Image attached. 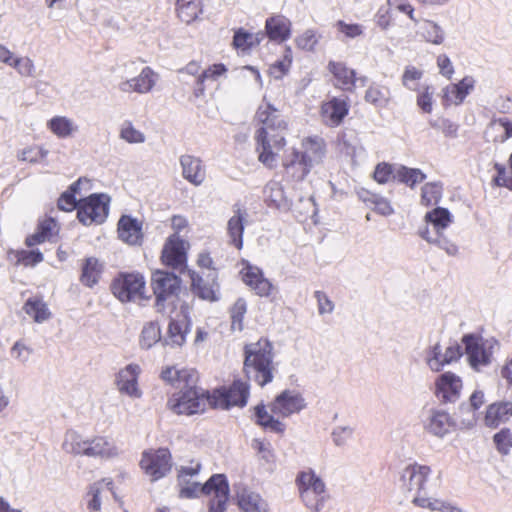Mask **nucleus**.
<instances>
[{"label": "nucleus", "mask_w": 512, "mask_h": 512, "mask_svg": "<svg viewBox=\"0 0 512 512\" xmlns=\"http://www.w3.org/2000/svg\"><path fill=\"white\" fill-rule=\"evenodd\" d=\"M161 378L180 389L168 400L169 408L176 414H196L211 405V395L197 386L198 373L194 369L167 367Z\"/></svg>", "instance_id": "f257e3e1"}, {"label": "nucleus", "mask_w": 512, "mask_h": 512, "mask_svg": "<svg viewBox=\"0 0 512 512\" xmlns=\"http://www.w3.org/2000/svg\"><path fill=\"white\" fill-rule=\"evenodd\" d=\"M256 119L262 124L255 133L258 160L271 169L276 166L278 154L286 145L287 122L270 103L259 106Z\"/></svg>", "instance_id": "f03ea898"}, {"label": "nucleus", "mask_w": 512, "mask_h": 512, "mask_svg": "<svg viewBox=\"0 0 512 512\" xmlns=\"http://www.w3.org/2000/svg\"><path fill=\"white\" fill-rule=\"evenodd\" d=\"M325 155V142L318 136L306 137L300 149L291 148L283 156V167L286 178L302 181L312 168L321 163Z\"/></svg>", "instance_id": "7ed1b4c3"}, {"label": "nucleus", "mask_w": 512, "mask_h": 512, "mask_svg": "<svg viewBox=\"0 0 512 512\" xmlns=\"http://www.w3.org/2000/svg\"><path fill=\"white\" fill-rule=\"evenodd\" d=\"M431 474V469L426 465L411 464L406 466L399 479V487L403 493L412 496V502L416 506L440 512H464L461 508L439 499L427 498L420 495L425 483Z\"/></svg>", "instance_id": "20e7f679"}, {"label": "nucleus", "mask_w": 512, "mask_h": 512, "mask_svg": "<svg viewBox=\"0 0 512 512\" xmlns=\"http://www.w3.org/2000/svg\"><path fill=\"white\" fill-rule=\"evenodd\" d=\"M244 373L260 386L272 382L276 367L273 362V345L267 339L247 344L244 348Z\"/></svg>", "instance_id": "39448f33"}, {"label": "nucleus", "mask_w": 512, "mask_h": 512, "mask_svg": "<svg viewBox=\"0 0 512 512\" xmlns=\"http://www.w3.org/2000/svg\"><path fill=\"white\" fill-rule=\"evenodd\" d=\"M181 279L173 273L157 270L152 274L151 287L155 307L162 314H172L179 302Z\"/></svg>", "instance_id": "423d86ee"}, {"label": "nucleus", "mask_w": 512, "mask_h": 512, "mask_svg": "<svg viewBox=\"0 0 512 512\" xmlns=\"http://www.w3.org/2000/svg\"><path fill=\"white\" fill-rule=\"evenodd\" d=\"M296 481L305 506L312 512L321 511L328 498L322 479L310 470L301 472Z\"/></svg>", "instance_id": "0eeeda50"}, {"label": "nucleus", "mask_w": 512, "mask_h": 512, "mask_svg": "<svg viewBox=\"0 0 512 512\" xmlns=\"http://www.w3.org/2000/svg\"><path fill=\"white\" fill-rule=\"evenodd\" d=\"M114 296L121 302H137L147 299L145 280L139 273H122L111 285Z\"/></svg>", "instance_id": "6e6552de"}, {"label": "nucleus", "mask_w": 512, "mask_h": 512, "mask_svg": "<svg viewBox=\"0 0 512 512\" xmlns=\"http://www.w3.org/2000/svg\"><path fill=\"white\" fill-rule=\"evenodd\" d=\"M201 468V463L196 460L176 467L179 498L194 499L204 493L203 484L197 480Z\"/></svg>", "instance_id": "1a4fd4ad"}, {"label": "nucleus", "mask_w": 512, "mask_h": 512, "mask_svg": "<svg viewBox=\"0 0 512 512\" xmlns=\"http://www.w3.org/2000/svg\"><path fill=\"white\" fill-rule=\"evenodd\" d=\"M248 397L249 384L237 379L229 387L215 390L211 395V405L220 409H229L232 406L244 407Z\"/></svg>", "instance_id": "9d476101"}, {"label": "nucleus", "mask_w": 512, "mask_h": 512, "mask_svg": "<svg viewBox=\"0 0 512 512\" xmlns=\"http://www.w3.org/2000/svg\"><path fill=\"white\" fill-rule=\"evenodd\" d=\"M109 197L105 194H92L79 203L77 217L84 225L102 223L108 214Z\"/></svg>", "instance_id": "9b49d317"}, {"label": "nucleus", "mask_w": 512, "mask_h": 512, "mask_svg": "<svg viewBox=\"0 0 512 512\" xmlns=\"http://www.w3.org/2000/svg\"><path fill=\"white\" fill-rule=\"evenodd\" d=\"M140 466L151 481H157L170 472L172 467L171 454L165 448L145 451Z\"/></svg>", "instance_id": "f8f14e48"}, {"label": "nucleus", "mask_w": 512, "mask_h": 512, "mask_svg": "<svg viewBox=\"0 0 512 512\" xmlns=\"http://www.w3.org/2000/svg\"><path fill=\"white\" fill-rule=\"evenodd\" d=\"M462 343L465 346V353L467 354L469 364L474 370L480 371L491 363L493 355L492 345L483 342L480 337L474 334L464 335Z\"/></svg>", "instance_id": "ddd939ff"}, {"label": "nucleus", "mask_w": 512, "mask_h": 512, "mask_svg": "<svg viewBox=\"0 0 512 512\" xmlns=\"http://www.w3.org/2000/svg\"><path fill=\"white\" fill-rule=\"evenodd\" d=\"M203 491V494L213 496L209 503V512H225L229 499V485L225 475H212L203 484Z\"/></svg>", "instance_id": "4468645a"}, {"label": "nucleus", "mask_w": 512, "mask_h": 512, "mask_svg": "<svg viewBox=\"0 0 512 512\" xmlns=\"http://www.w3.org/2000/svg\"><path fill=\"white\" fill-rule=\"evenodd\" d=\"M462 354V347L457 342L450 344L444 352L441 345L436 343L427 352L426 363L432 371L439 372L445 365L458 361Z\"/></svg>", "instance_id": "2eb2a0df"}, {"label": "nucleus", "mask_w": 512, "mask_h": 512, "mask_svg": "<svg viewBox=\"0 0 512 512\" xmlns=\"http://www.w3.org/2000/svg\"><path fill=\"white\" fill-rule=\"evenodd\" d=\"M159 80V75L149 66L144 67L138 76L123 80L118 88L123 93H150Z\"/></svg>", "instance_id": "dca6fc26"}, {"label": "nucleus", "mask_w": 512, "mask_h": 512, "mask_svg": "<svg viewBox=\"0 0 512 512\" xmlns=\"http://www.w3.org/2000/svg\"><path fill=\"white\" fill-rule=\"evenodd\" d=\"M435 387L436 396L442 403H453L459 399L463 384L458 375L445 372L438 376Z\"/></svg>", "instance_id": "f3484780"}, {"label": "nucleus", "mask_w": 512, "mask_h": 512, "mask_svg": "<svg viewBox=\"0 0 512 512\" xmlns=\"http://www.w3.org/2000/svg\"><path fill=\"white\" fill-rule=\"evenodd\" d=\"M305 406V400L300 393L293 390H284L271 404V411L282 417H289L294 413H299Z\"/></svg>", "instance_id": "a211bd4d"}, {"label": "nucleus", "mask_w": 512, "mask_h": 512, "mask_svg": "<svg viewBox=\"0 0 512 512\" xmlns=\"http://www.w3.org/2000/svg\"><path fill=\"white\" fill-rule=\"evenodd\" d=\"M162 261L166 266L182 271L186 267V253L184 241L177 233L171 235L162 250Z\"/></svg>", "instance_id": "6ab92c4d"}, {"label": "nucleus", "mask_w": 512, "mask_h": 512, "mask_svg": "<svg viewBox=\"0 0 512 512\" xmlns=\"http://www.w3.org/2000/svg\"><path fill=\"white\" fill-rule=\"evenodd\" d=\"M182 176L194 186L203 184L206 178V169L200 158L185 154L179 158Z\"/></svg>", "instance_id": "aec40b11"}, {"label": "nucleus", "mask_w": 512, "mask_h": 512, "mask_svg": "<svg viewBox=\"0 0 512 512\" xmlns=\"http://www.w3.org/2000/svg\"><path fill=\"white\" fill-rule=\"evenodd\" d=\"M452 426V418L443 410H431L423 421L424 430L439 438L448 434Z\"/></svg>", "instance_id": "412c9836"}, {"label": "nucleus", "mask_w": 512, "mask_h": 512, "mask_svg": "<svg viewBox=\"0 0 512 512\" xmlns=\"http://www.w3.org/2000/svg\"><path fill=\"white\" fill-rule=\"evenodd\" d=\"M244 283L261 297L270 295L273 288L271 282L263 276L261 269L247 264L241 271Z\"/></svg>", "instance_id": "4be33fe9"}, {"label": "nucleus", "mask_w": 512, "mask_h": 512, "mask_svg": "<svg viewBox=\"0 0 512 512\" xmlns=\"http://www.w3.org/2000/svg\"><path fill=\"white\" fill-rule=\"evenodd\" d=\"M291 25L284 15H272L265 21V33L270 41L282 43L290 38Z\"/></svg>", "instance_id": "5701e85b"}, {"label": "nucleus", "mask_w": 512, "mask_h": 512, "mask_svg": "<svg viewBox=\"0 0 512 512\" xmlns=\"http://www.w3.org/2000/svg\"><path fill=\"white\" fill-rule=\"evenodd\" d=\"M140 367L137 364H129L120 370L117 375V387L121 393L130 397L139 398L141 391L137 386Z\"/></svg>", "instance_id": "b1692460"}, {"label": "nucleus", "mask_w": 512, "mask_h": 512, "mask_svg": "<svg viewBox=\"0 0 512 512\" xmlns=\"http://www.w3.org/2000/svg\"><path fill=\"white\" fill-rule=\"evenodd\" d=\"M349 105L343 98L333 97L322 105L321 113L325 124L338 126L348 114Z\"/></svg>", "instance_id": "393cba45"}, {"label": "nucleus", "mask_w": 512, "mask_h": 512, "mask_svg": "<svg viewBox=\"0 0 512 512\" xmlns=\"http://www.w3.org/2000/svg\"><path fill=\"white\" fill-rule=\"evenodd\" d=\"M190 329L191 323L187 315L184 313L178 314L169 322L165 343L170 346H182Z\"/></svg>", "instance_id": "a878e982"}, {"label": "nucleus", "mask_w": 512, "mask_h": 512, "mask_svg": "<svg viewBox=\"0 0 512 512\" xmlns=\"http://www.w3.org/2000/svg\"><path fill=\"white\" fill-rule=\"evenodd\" d=\"M247 217L248 213L245 209L235 206L234 215L227 222L229 244L239 250L243 247V233Z\"/></svg>", "instance_id": "bb28decb"}, {"label": "nucleus", "mask_w": 512, "mask_h": 512, "mask_svg": "<svg viewBox=\"0 0 512 512\" xmlns=\"http://www.w3.org/2000/svg\"><path fill=\"white\" fill-rule=\"evenodd\" d=\"M328 69L334 75L339 87L346 91H352L357 81L364 85L367 80L366 77L356 78L355 71L349 69L341 62L330 61Z\"/></svg>", "instance_id": "cd10ccee"}, {"label": "nucleus", "mask_w": 512, "mask_h": 512, "mask_svg": "<svg viewBox=\"0 0 512 512\" xmlns=\"http://www.w3.org/2000/svg\"><path fill=\"white\" fill-rule=\"evenodd\" d=\"M236 499L241 512H269L267 502L250 489L240 488L237 491Z\"/></svg>", "instance_id": "c85d7f7f"}, {"label": "nucleus", "mask_w": 512, "mask_h": 512, "mask_svg": "<svg viewBox=\"0 0 512 512\" xmlns=\"http://www.w3.org/2000/svg\"><path fill=\"white\" fill-rule=\"evenodd\" d=\"M119 238L129 245H140L142 242V228L137 219L124 215L118 222Z\"/></svg>", "instance_id": "c756f323"}, {"label": "nucleus", "mask_w": 512, "mask_h": 512, "mask_svg": "<svg viewBox=\"0 0 512 512\" xmlns=\"http://www.w3.org/2000/svg\"><path fill=\"white\" fill-rule=\"evenodd\" d=\"M511 417L512 402H496L487 407L484 422L487 427L496 428Z\"/></svg>", "instance_id": "7c9ffc66"}, {"label": "nucleus", "mask_w": 512, "mask_h": 512, "mask_svg": "<svg viewBox=\"0 0 512 512\" xmlns=\"http://www.w3.org/2000/svg\"><path fill=\"white\" fill-rule=\"evenodd\" d=\"M358 198L368 207L383 216L393 214L394 210L388 199L367 189L361 188L357 191Z\"/></svg>", "instance_id": "2f4dec72"}, {"label": "nucleus", "mask_w": 512, "mask_h": 512, "mask_svg": "<svg viewBox=\"0 0 512 512\" xmlns=\"http://www.w3.org/2000/svg\"><path fill=\"white\" fill-rule=\"evenodd\" d=\"M417 35L427 43L441 45L445 41L444 29L435 21L424 19L419 22Z\"/></svg>", "instance_id": "473e14b6"}, {"label": "nucleus", "mask_w": 512, "mask_h": 512, "mask_svg": "<svg viewBox=\"0 0 512 512\" xmlns=\"http://www.w3.org/2000/svg\"><path fill=\"white\" fill-rule=\"evenodd\" d=\"M104 490L109 491L115 498V492L113 487V481L109 478H104L98 482H95L89 486L87 497L90 499L87 502V507L92 511H99L101 508L100 495Z\"/></svg>", "instance_id": "72a5a7b5"}, {"label": "nucleus", "mask_w": 512, "mask_h": 512, "mask_svg": "<svg viewBox=\"0 0 512 512\" xmlns=\"http://www.w3.org/2000/svg\"><path fill=\"white\" fill-rule=\"evenodd\" d=\"M103 265L95 257H88L84 260L81 268L80 281L87 287H93L100 279Z\"/></svg>", "instance_id": "f704fd0d"}, {"label": "nucleus", "mask_w": 512, "mask_h": 512, "mask_svg": "<svg viewBox=\"0 0 512 512\" xmlns=\"http://www.w3.org/2000/svg\"><path fill=\"white\" fill-rule=\"evenodd\" d=\"M419 235L428 243L436 245L438 248L444 250L449 256H456L459 252L458 246L448 239L443 232L433 235L430 229L425 227L419 231Z\"/></svg>", "instance_id": "c9c22d12"}, {"label": "nucleus", "mask_w": 512, "mask_h": 512, "mask_svg": "<svg viewBox=\"0 0 512 512\" xmlns=\"http://www.w3.org/2000/svg\"><path fill=\"white\" fill-rule=\"evenodd\" d=\"M48 129L58 138H68L78 132V125L65 116H54L47 122Z\"/></svg>", "instance_id": "e433bc0d"}, {"label": "nucleus", "mask_w": 512, "mask_h": 512, "mask_svg": "<svg viewBox=\"0 0 512 512\" xmlns=\"http://www.w3.org/2000/svg\"><path fill=\"white\" fill-rule=\"evenodd\" d=\"M424 219L433 226L435 234L443 232L453 222V216L443 207H436L427 212Z\"/></svg>", "instance_id": "4c0bfd02"}, {"label": "nucleus", "mask_w": 512, "mask_h": 512, "mask_svg": "<svg viewBox=\"0 0 512 512\" xmlns=\"http://www.w3.org/2000/svg\"><path fill=\"white\" fill-rule=\"evenodd\" d=\"M23 310L37 323H43L51 317V312L49 311L47 304L37 297L29 298L25 302Z\"/></svg>", "instance_id": "58836bf2"}, {"label": "nucleus", "mask_w": 512, "mask_h": 512, "mask_svg": "<svg viewBox=\"0 0 512 512\" xmlns=\"http://www.w3.org/2000/svg\"><path fill=\"white\" fill-rule=\"evenodd\" d=\"M117 454V450L112 442L104 437H95L91 440L88 439L86 448V456L89 457H112Z\"/></svg>", "instance_id": "ea45409f"}, {"label": "nucleus", "mask_w": 512, "mask_h": 512, "mask_svg": "<svg viewBox=\"0 0 512 512\" xmlns=\"http://www.w3.org/2000/svg\"><path fill=\"white\" fill-rule=\"evenodd\" d=\"M88 439H84L82 435L74 430H68L65 433L62 443V449L74 455H86Z\"/></svg>", "instance_id": "a19ab883"}, {"label": "nucleus", "mask_w": 512, "mask_h": 512, "mask_svg": "<svg viewBox=\"0 0 512 512\" xmlns=\"http://www.w3.org/2000/svg\"><path fill=\"white\" fill-rule=\"evenodd\" d=\"M226 71L227 69L223 64H214L208 67L207 69L203 70L196 80V88L194 91L195 96L199 97L204 94L205 81H216L220 76L225 74Z\"/></svg>", "instance_id": "79ce46f5"}, {"label": "nucleus", "mask_w": 512, "mask_h": 512, "mask_svg": "<svg viewBox=\"0 0 512 512\" xmlns=\"http://www.w3.org/2000/svg\"><path fill=\"white\" fill-rule=\"evenodd\" d=\"M176 10L182 22L190 24L201 12L199 0H177Z\"/></svg>", "instance_id": "37998d69"}, {"label": "nucleus", "mask_w": 512, "mask_h": 512, "mask_svg": "<svg viewBox=\"0 0 512 512\" xmlns=\"http://www.w3.org/2000/svg\"><path fill=\"white\" fill-rule=\"evenodd\" d=\"M264 196L269 206L276 208L287 206L283 188L278 182H269L264 188Z\"/></svg>", "instance_id": "c03bdc74"}, {"label": "nucleus", "mask_w": 512, "mask_h": 512, "mask_svg": "<svg viewBox=\"0 0 512 512\" xmlns=\"http://www.w3.org/2000/svg\"><path fill=\"white\" fill-rule=\"evenodd\" d=\"M256 422L266 429H270L276 433H283L285 425L270 415L264 405L255 407Z\"/></svg>", "instance_id": "a18cd8bd"}, {"label": "nucleus", "mask_w": 512, "mask_h": 512, "mask_svg": "<svg viewBox=\"0 0 512 512\" xmlns=\"http://www.w3.org/2000/svg\"><path fill=\"white\" fill-rule=\"evenodd\" d=\"M191 286L193 291L202 299L214 301L216 300V291L218 290L215 284L206 283L202 277L196 275L194 272L191 274Z\"/></svg>", "instance_id": "49530a36"}, {"label": "nucleus", "mask_w": 512, "mask_h": 512, "mask_svg": "<svg viewBox=\"0 0 512 512\" xmlns=\"http://www.w3.org/2000/svg\"><path fill=\"white\" fill-rule=\"evenodd\" d=\"M161 340V330L157 322H148L143 326L140 335V346L144 349L151 348Z\"/></svg>", "instance_id": "de8ad7c7"}, {"label": "nucleus", "mask_w": 512, "mask_h": 512, "mask_svg": "<svg viewBox=\"0 0 512 512\" xmlns=\"http://www.w3.org/2000/svg\"><path fill=\"white\" fill-rule=\"evenodd\" d=\"M394 177L411 188L426 179V175L420 169L406 166L399 167Z\"/></svg>", "instance_id": "09e8293b"}, {"label": "nucleus", "mask_w": 512, "mask_h": 512, "mask_svg": "<svg viewBox=\"0 0 512 512\" xmlns=\"http://www.w3.org/2000/svg\"><path fill=\"white\" fill-rule=\"evenodd\" d=\"M443 186L440 182L426 183L421 189V203L425 206L436 205L442 198Z\"/></svg>", "instance_id": "8fccbe9b"}, {"label": "nucleus", "mask_w": 512, "mask_h": 512, "mask_svg": "<svg viewBox=\"0 0 512 512\" xmlns=\"http://www.w3.org/2000/svg\"><path fill=\"white\" fill-rule=\"evenodd\" d=\"M365 100L376 107H385L389 102V90L383 86L371 85L365 93Z\"/></svg>", "instance_id": "3c124183"}, {"label": "nucleus", "mask_w": 512, "mask_h": 512, "mask_svg": "<svg viewBox=\"0 0 512 512\" xmlns=\"http://www.w3.org/2000/svg\"><path fill=\"white\" fill-rule=\"evenodd\" d=\"M424 75V71L413 65H407L404 68L401 81L402 85L410 91H418L419 82Z\"/></svg>", "instance_id": "603ef678"}, {"label": "nucleus", "mask_w": 512, "mask_h": 512, "mask_svg": "<svg viewBox=\"0 0 512 512\" xmlns=\"http://www.w3.org/2000/svg\"><path fill=\"white\" fill-rule=\"evenodd\" d=\"M119 137L129 144H141L146 140L145 134L136 129L131 121H124L122 123Z\"/></svg>", "instance_id": "864d4df0"}, {"label": "nucleus", "mask_w": 512, "mask_h": 512, "mask_svg": "<svg viewBox=\"0 0 512 512\" xmlns=\"http://www.w3.org/2000/svg\"><path fill=\"white\" fill-rule=\"evenodd\" d=\"M37 230L45 237L47 242L54 243L57 241L59 226L53 218H45L39 221Z\"/></svg>", "instance_id": "5fc2aeb1"}, {"label": "nucleus", "mask_w": 512, "mask_h": 512, "mask_svg": "<svg viewBox=\"0 0 512 512\" xmlns=\"http://www.w3.org/2000/svg\"><path fill=\"white\" fill-rule=\"evenodd\" d=\"M255 40L259 43V40L256 39L252 33L245 31L243 28H239L234 33L232 44L235 49L246 51L254 45Z\"/></svg>", "instance_id": "6e6d98bb"}, {"label": "nucleus", "mask_w": 512, "mask_h": 512, "mask_svg": "<svg viewBox=\"0 0 512 512\" xmlns=\"http://www.w3.org/2000/svg\"><path fill=\"white\" fill-rule=\"evenodd\" d=\"M16 264L23 266H35L43 261V254L39 250H20L15 252Z\"/></svg>", "instance_id": "4d7b16f0"}, {"label": "nucleus", "mask_w": 512, "mask_h": 512, "mask_svg": "<svg viewBox=\"0 0 512 512\" xmlns=\"http://www.w3.org/2000/svg\"><path fill=\"white\" fill-rule=\"evenodd\" d=\"M494 443L499 453L508 455L512 448V435L509 429H502L493 437Z\"/></svg>", "instance_id": "13d9d810"}, {"label": "nucleus", "mask_w": 512, "mask_h": 512, "mask_svg": "<svg viewBox=\"0 0 512 512\" xmlns=\"http://www.w3.org/2000/svg\"><path fill=\"white\" fill-rule=\"evenodd\" d=\"M246 311V301L242 298L237 299L233 307L231 308V319L233 329L242 330V322Z\"/></svg>", "instance_id": "bf43d9fd"}, {"label": "nucleus", "mask_w": 512, "mask_h": 512, "mask_svg": "<svg viewBox=\"0 0 512 512\" xmlns=\"http://www.w3.org/2000/svg\"><path fill=\"white\" fill-rule=\"evenodd\" d=\"M47 154L48 151L40 147H28L18 154V158L29 163H37L45 159Z\"/></svg>", "instance_id": "052dcab7"}, {"label": "nucleus", "mask_w": 512, "mask_h": 512, "mask_svg": "<svg viewBox=\"0 0 512 512\" xmlns=\"http://www.w3.org/2000/svg\"><path fill=\"white\" fill-rule=\"evenodd\" d=\"M354 429L350 426H337L331 433L333 443L342 447L352 438Z\"/></svg>", "instance_id": "680f3d73"}, {"label": "nucleus", "mask_w": 512, "mask_h": 512, "mask_svg": "<svg viewBox=\"0 0 512 512\" xmlns=\"http://www.w3.org/2000/svg\"><path fill=\"white\" fill-rule=\"evenodd\" d=\"M11 67L24 77H32L35 73L34 63L29 57H16Z\"/></svg>", "instance_id": "e2e57ef3"}, {"label": "nucleus", "mask_w": 512, "mask_h": 512, "mask_svg": "<svg viewBox=\"0 0 512 512\" xmlns=\"http://www.w3.org/2000/svg\"><path fill=\"white\" fill-rule=\"evenodd\" d=\"M32 352V348L21 340L16 341L11 347V355L21 364H26L29 361Z\"/></svg>", "instance_id": "0e129e2a"}, {"label": "nucleus", "mask_w": 512, "mask_h": 512, "mask_svg": "<svg viewBox=\"0 0 512 512\" xmlns=\"http://www.w3.org/2000/svg\"><path fill=\"white\" fill-rule=\"evenodd\" d=\"M296 44L300 49L306 51L314 50L318 44V37L314 30L308 29L303 34L296 38Z\"/></svg>", "instance_id": "69168bd1"}, {"label": "nucleus", "mask_w": 512, "mask_h": 512, "mask_svg": "<svg viewBox=\"0 0 512 512\" xmlns=\"http://www.w3.org/2000/svg\"><path fill=\"white\" fill-rule=\"evenodd\" d=\"M418 107L424 113H431L433 109V92L430 86H426L422 92H420L416 99Z\"/></svg>", "instance_id": "338daca9"}, {"label": "nucleus", "mask_w": 512, "mask_h": 512, "mask_svg": "<svg viewBox=\"0 0 512 512\" xmlns=\"http://www.w3.org/2000/svg\"><path fill=\"white\" fill-rule=\"evenodd\" d=\"M491 127H500L503 129V134L498 137V141L503 143L512 138V121L506 117L493 118L490 122Z\"/></svg>", "instance_id": "774afa93"}]
</instances>
